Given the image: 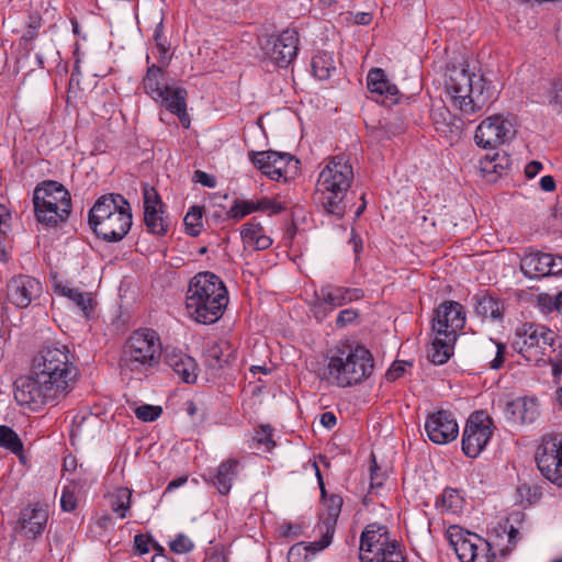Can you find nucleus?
<instances>
[{
	"label": "nucleus",
	"instance_id": "nucleus-38",
	"mask_svg": "<svg viewBox=\"0 0 562 562\" xmlns=\"http://www.w3.org/2000/svg\"><path fill=\"white\" fill-rule=\"evenodd\" d=\"M312 69L316 78L325 80L335 70L334 61L327 54H317L312 58Z\"/></svg>",
	"mask_w": 562,
	"mask_h": 562
},
{
	"label": "nucleus",
	"instance_id": "nucleus-45",
	"mask_svg": "<svg viewBox=\"0 0 562 562\" xmlns=\"http://www.w3.org/2000/svg\"><path fill=\"white\" fill-rule=\"evenodd\" d=\"M144 212L162 210L164 204L154 187L145 184L143 187Z\"/></svg>",
	"mask_w": 562,
	"mask_h": 562
},
{
	"label": "nucleus",
	"instance_id": "nucleus-3",
	"mask_svg": "<svg viewBox=\"0 0 562 562\" xmlns=\"http://www.w3.org/2000/svg\"><path fill=\"white\" fill-rule=\"evenodd\" d=\"M445 91L451 106L464 115L477 113L496 99V90L491 81L462 66L448 68Z\"/></svg>",
	"mask_w": 562,
	"mask_h": 562
},
{
	"label": "nucleus",
	"instance_id": "nucleus-19",
	"mask_svg": "<svg viewBox=\"0 0 562 562\" xmlns=\"http://www.w3.org/2000/svg\"><path fill=\"white\" fill-rule=\"evenodd\" d=\"M42 292V283L30 276H15L7 283V299L19 308L27 307Z\"/></svg>",
	"mask_w": 562,
	"mask_h": 562
},
{
	"label": "nucleus",
	"instance_id": "nucleus-41",
	"mask_svg": "<svg viewBox=\"0 0 562 562\" xmlns=\"http://www.w3.org/2000/svg\"><path fill=\"white\" fill-rule=\"evenodd\" d=\"M462 499L454 488H445L440 499L437 502V506L448 513H457L461 508Z\"/></svg>",
	"mask_w": 562,
	"mask_h": 562
},
{
	"label": "nucleus",
	"instance_id": "nucleus-18",
	"mask_svg": "<svg viewBox=\"0 0 562 562\" xmlns=\"http://www.w3.org/2000/svg\"><path fill=\"white\" fill-rule=\"evenodd\" d=\"M520 270L529 279L562 273V257L540 251H529L520 260Z\"/></svg>",
	"mask_w": 562,
	"mask_h": 562
},
{
	"label": "nucleus",
	"instance_id": "nucleus-29",
	"mask_svg": "<svg viewBox=\"0 0 562 562\" xmlns=\"http://www.w3.org/2000/svg\"><path fill=\"white\" fill-rule=\"evenodd\" d=\"M239 472V461L236 459H228L222 462L212 479V484L222 495H227L231 492L234 481L237 479Z\"/></svg>",
	"mask_w": 562,
	"mask_h": 562
},
{
	"label": "nucleus",
	"instance_id": "nucleus-54",
	"mask_svg": "<svg viewBox=\"0 0 562 562\" xmlns=\"http://www.w3.org/2000/svg\"><path fill=\"white\" fill-rule=\"evenodd\" d=\"M551 104L558 113H562V79L554 83Z\"/></svg>",
	"mask_w": 562,
	"mask_h": 562
},
{
	"label": "nucleus",
	"instance_id": "nucleus-24",
	"mask_svg": "<svg viewBox=\"0 0 562 562\" xmlns=\"http://www.w3.org/2000/svg\"><path fill=\"white\" fill-rule=\"evenodd\" d=\"M341 506L342 498L337 494L330 495L326 501V513L321 515L319 522L317 524V530L322 535L319 543L321 546L318 549H325L330 544L335 533L337 519L341 512Z\"/></svg>",
	"mask_w": 562,
	"mask_h": 562
},
{
	"label": "nucleus",
	"instance_id": "nucleus-4",
	"mask_svg": "<svg viewBox=\"0 0 562 562\" xmlns=\"http://www.w3.org/2000/svg\"><path fill=\"white\" fill-rule=\"evenodd\" d=\"M228 304V292L224 282L214 273L195 274L186 295V308L196 323L211 325L224 314Z\"/></svg>",
	"mask_w": 562,
	"mask_h": 562
},
{
	"label": "nucleus",
	"instance_id": "nucleus-20",
	"mask_svg": "<svg viewBox=\"0 0 562 562\" xmlns=\"http://www.w3.org/2000/svg\"><path fill=\"white\" fill-rule=\"evenodd\" d=\"M425 430L430 441L437 445H446L453 441L459 427L452 413L448 411H438L428 416Z\"/></svg>",
	"mask_w": 562,
	"mask_h": 562
},
{
	"label": "nucleus",
	"instance_id": "nucleus-61",
	"mask_svg": "<svg viewBox=\"0 0 562 562\" xmlns=\"http://www.w3.org/2000/svg\"><path fill=\"white\" fill-rule=\"evenodd\" d=\"M541 169H542V164L533 160L526 166L525 173L528 178L531 179V178L536 177L540 172Z\"/></svg>",
	"mask_w": 562,
	"mask_h": 562
},
{
	"label": "nucleus",
	"instance_id": "nucleus-31",
	"mask_svg": "<svg viewBox=\"0 0 562 562\" xmlns=\"http://www.w3.org/2000/svg\"><path fill=\"white\" fill-rule=\"evenodd\" d=\"M457 338L449 335L435 334L431 346L428 348V359L435 364L446 363L452 356Z\"/></svg>",
	"mask_w": 562,
	"mask_h": 562
},
{
	"label": "nucleus",
	"instance_id": "nucleus-22",
	"mask_svg": "<svg viewBox=\"0 0 562 562\" xmlns=\"http://www.w3.org/2000/svg\"><path fill=\"white\" fill-rule=\"evenodd\" d=\"M48 520L47 505L36 503L21 510L19 525L29 539H35L42 535Z\"/></svg>",
	"mask_w": 562,
	"mask_h": 562
},
{
	"label": "nucleus",
	"instance_id": "nucleus-48",
	"mask_svg": "<svg viewBox=\"0 0 562 562\" xmlns=\"http://www.w3.org/2000/svg\"><path fill=\"white\" fill-rule=\"evenodd\" d=\"M170 549L175 553H187L193 549V542L187 536L180 533L170 542Z\"/></svg>",
	"mask_w": 562,
	"mask_h": 562
},
{
	"label": "nucleus",
	"instance_id": "nucleus-15",
	"mask_svg": "<svg viewBox=\"0 0 562 562\" xmlns=\"http://www.w3.org/2000/svg\"><path fill=\"white\" fill-rule=\"evenodd\" d=\"M297 44V32L295 30H285L278 36L268 37L262 49L271 61L284 68L295 58Z\"/></svg>",
	"mask_w": 562,
	"mask_h": 562
},
{
	"label": "nucleus",
	"instance_id": "nucleus-7",
	"mask_svg": "<svg viewBox=\"0 0 562 562\" xmlns=\"http://www.w3.org/2000/svg\"><path fill=\"white\" fill-rule=\"evenodd\" d=\"M161 351L160 338L155 330L137 329L128 337L122 350L121 371L146 376L159 364Z\"/></svg>",
	"mask_w": 562,
	"mask_h": 562
},
{
	"label": "nucleus",
	"instance_id": "nucleus-2",
	"mask_svg": "<svg viewBox=\"0 0 562 562\" xmlns=\"http://www.w3.org/2000/svg\"><path fill=\"white\" fill-rule=\"evenodd\" d=\"M374 370V360L363 346L340 344L328 350L325 364L315 370L321 381L336 387H352L367 380Z\"/></svg>",
	"mask_w": 562,
	"mask_h": 562
},
{
	"label": "nucleus",
	"instance_id": "nucleus-57",
	"mask_svg": "<svg viewBox=\"0 0 562 562\" xmlns=\"http://www.w3.org/2000/svg\"><path fill=\"white\" fill-rule=\"evenodd\" d=\"M207 361L210 366L222 367L224 360H222V349L220 346L214 345L207 350Z\"/></svg>",
	"mask_w": 562,
	"mask_h": 562
},
{
	"label": "nucleus",
	"instance_id": "nucleus-39",
	"mask_svg": "<svg viewBox=\"0 0 562 562\" xmlns=\"http://www.w3.org/2000/svg\"><path fill=\"white\" fill-rule=\"evenodd\" d=\"M202 216V206L194 205L190 209V211L186 214L183 218V225L187 234L195 237L201 233V229L203 227Z\"/></svg>",
	"mask_w": 562,
	"mask_h": 562
},
{
	"label": "nucleus",
	"instance_id": "nucleus-13",
	"mask_svg": "<svg viewBox=\"0 0 562 562\" xmlns=\"http://www.w3.org/2000/svg\"><path fill=\"white\" fill-rule=\"evenodd\" d=\"M491 425L492 420L484 412L470 416L462 436V450L468 457L475 458L485 448L492 436Z\"/></svg>",
	"mask_w": 562,
	"mask_h": 562
},
{
	"label": "nucleus",
	"instance_id": "nucleus-17",
	"mask_svg": "<svg viewBox=\"0 0 562 562\" xmlns=\"http://www.w3.org/2000/svg\"><path fill=\"white\" fill-rule=\"evenodd\" d=\"M465 323L463 306L456 301H445L436 310L431 329L438 335H449L457 338V331L462 329Z\"/></svg>",
	"mask_w": 562,
	"mask_h": 562
},
{
	"label": "nucleus",
	"instance_id": "nucleus-63",
	"mask_svg": "<svg viewBox=\"0 0 562 562\" xmlns=\"http://www.w3.org/2000/svg\"><path fill=\"white\" fill-rule=\"evenodd\" d=\"M372 137L378 142H382L384 139H389L391 136L386 127L382 126L372 131Z\"/></svg>",
	"mask_w": 562,
	"mask_h": 562
},
{
	"label": "nucleus",
	"instance_id": "nucleus-40",
	"mask_svg": "<svg viewBox=\"0 0 562 562\" xmlns=\"http://www.w3.org/2000/svg\"><path fill=\"white\" fill-rule=\"evenodd\" d=\"M154 40H155L156 48L158 52V56H157V59L159 63L158 66L166 68L170 63L171 55L169 54V44L162 35V23L161 22L155 29Z\"/></svg>",
	"mask_w": 562,
	"mask_h": 562
},
{
	"label": "nucleus",
	"instance_id": "nucleus-46",
	"mask_svg": "<svg viewBox=\"0 0 562 562\" xmlns=\"http://www.w3.org/2000/svg\"><path fill=\"white\" fill-rule=\"evenodd\" d=\"M162 413V408L156 405L144 404L134 408L135 416L143 422H154Z\"/></svg>",
	"mask_w": 562,
	"mask_h": 562
},
{
	"label": "nucleus",
	"instance_id": "nucleus-8",
	"mask_svg": "<svg viewBox=\"0 0 562 562\" xmlns=\"http://www.w3.org/2000/svg\"><path fill=\"white\" fill-rule=\"evenodd\" d=\"M33 204L40 223L56 226L68 218L71 211V196L63 184L45 181L35 188Z\"/></svg>",
	"mask_w": 562,
	"mask_h": 562
},
{
	"label": "nucleus",
	"instance_id": "nucleus-62",
	"mask_svg": "<svg viewBox=\"0 0 562 562\" xmlns=\"http://www.w3.org/2000/svg\"><path fill=\"white\" fill-rule=\"evenodd\" d=\"M540 188L546 192H552L555 190V181L551 176H543L540 179Z\"/></svg>",
	"mask_w": 562,
	"mask_h": 562
},
{
	"label": "nucleus",
	"instance_id": "nucleus-58",
	"mask_svg": "<svg viewBox=\"0 0 562 562\" xmlns=\"http://www.w3.org/2000/svg\"><path fill=\"white\" fill-rule=\"evenodd\" d=\"M194 181L201 183L206 188H214L216 186V179L202 170H196L193 176Z\"/></svg>",
	"mask_w": 562,
	"mask_h": 562
},
{
	"label": "nucleus",
	"instance_id": "nucleus-6",
	"mask_svg": "<svg viewBox=\"0 0 562 562\" xmlns=\"http://www.w3.org/2000/svg\"><path fill=\"white\" fill-rule=\"evenodd\" d=\"M93 233L110 243L122 240L132 227L128 201L121 194H105L97 200L89 212Z\"/></svg>",
	"mask_w": 562,
	"mask_h": 562
},
{
	"label": "nucleus",
	"instance_id": "nucleus-12",
	"mask_svg": "<svg viewBox=\"0 0 562 562\" xmlns=\"http://www.w3.org/2000/svg\"><path fill=\"white\" fill-rule=\"evenodd\" d=\"M249 157L262 175L274 181H279L281 178L288 180L296 171L299 165V160L289 153L250 151Z\"/></svg>",
	"mask_w": 562,
	"mask_h": 562
},
{
	"label": "nucleus",
	"instance_id": "nucleus-33",
	"mask_svg": "<svg viewBox=\"0 0 562 562\" xmlns=\"http://www.w3.org/2000/svg\"><path fill=\"white\" fill-rule=\"evenodd\" d=\"M56 291L72 301L76 306L82 312L85 317H89L93 310V300L88 292H81L78 289L71 288L67 284H56Z\"/></svg>",
	"mask_w": 562,
	"mask_h": 562
},
{
	"label": "nucleus",
	"instance_id": "nucleus-60",
	"mask_svg": "<svg viewBox=\"0 0 562 562\" xmlns=\"http://www.w3.org/2000/svg\"><path fill=\"white\" fill-rule=\"evenodd\" d=\"M321 424L330 429L337 424V417L331 412H325L321 415Z\"/></svg>",
	"mask_w": 562,
	"mask_h": 562
},
{
	"label": "nucleus",
	"instance_id": "nucleus-16",
	"mask_svg": "<svg viewBox=\"0 0 562 562\" xmlns=\"http://www.w3.org/2000/svg\"><path fill=\"white\" fill-rule=\"evenodd\" d=\"M540 473L550 482L562 468V439L557 436H544L535 456Z\"/></svg>",
	"mask_w": 562,
	"mask_h": 562
},
{
	"label": "nucleus",
	"instance_id": "nucleus-30",
	"mask_svg": "<svg viewBox=\"0 0 562 562\" xmlns=\"http://www.w3.org/2000/svg\"><path fill=\"white\" fill-rule=\"evenodd\" d=\"M474 311L482 319H501L504 314L503 303L486 292L473 296Z\"/></svg>",
	"mask_w": 562,
	"mask_h": 562
},
{
	"label": "nucleus",
	"instance_id": "nucleus-64",
	"mask_svg": "<svg viewBox=\"0 0 562 562\" xmlns=\"http://www.w3.org/2000/svg\"><path fill=\"white\" fill-rule=\"evenodd\" d=\"M155 549L158 551L151 559V562H175L170 560L165 553L164 548L159 544H155Z\"/></svg>",
	"mask_w": 562,
	"mask_h": 562
},
{
	"label": "nucleus",
	"instance_id": "nucleus-28",
	"mask_svg": "<svg viewBox=\"0 0 562 562\" xmlns=\"http://www.w3.org/2000/svg\"><path fill=\"white\" fill-rule=\"evenodd\" d=\"M240 236L245 246L252 247L255 250H265L272 245V239L256 217L243 225Z\"/></svg>",
	"mask_w": 562,
	"mask_h": 562
},
{
	"label": "nucleus",
	"instance_id": "nucleus-1",
	"mask_svg": "<svg viewBox=\"0 0 562 562\" xmlns=\"http://www.w3.org/2000/svg\"><path fill=\"white\" fill-rule=\"evenodd\" d=\"M78 376L75 357L67 346H45L33 359L32 374L15 380L14 398L20 406L37 412L65 398Z\"/></svg>",
	"mask_w": 562,
	"mask_h": 562
},
{
	"label": "nucleus",
	"instance_id": "nucleus-21",
	"mask_svg": "<svg viewBox=\"0 0 562 562\" xmlns=\"http://www.w3.org/2000/svg\"><path fill=\"white\" fill-rule=\"evenodd\" d=\"M503 413L505 419L512 425L533 424L540 415L537 401L530 397H517L507 402Z\"/></svg>",
	"mask_w": 562,
	"mask_h": 562
},
{
	"label": "nucleus",
	"instance_id": "nucleus-14",
	"mask_svg": "<svg viewBox=\"0 0 562 562\" xmlns=\"http://www.w3.org/2000/svg\"><path fill=\"white\" fill-rule=\"evenodd\" d=\"M513 123L503 115L496 114L483 120L476 127L474 140L482 148H495L514 136Z\"/></svg>",
	"mask_w": 562,
	"mask_h": 562
},
{
	"label": "nucleus",
	"instance_id": "nucleus-43",
	"mask_svg": "<svg viewBox=\"0 0 562 562\" xmlns=\"http://www.w3.org/2000/svg\"><path fill=\"white\" fill-rule=\"evenodd\" d=\"M9 220L10 213L4 206L0 205V260L2 261H7L9 257L5 251V241L10 231Z\"/></svg>",
	"mask_w": 562,
	"mask_h": 562
},
{
	"label": "nucleus",
	"instance_id": "nucleus-11",
	"mask_svg": "<svg viewBox=\"0 0 562 562\" xmlns=\"http://www.w3.org/2000/svg\"><path fill=\"white\" fill-rule=\"evenodd\" d=\"M447 538L461 562H493L490 555H477V543L484 547H502L503 536L497 535L492 542H484L482 538L463 530L459 526H450Z\"/></svg>",
	"mask_w": 562,
	"mask_h": 562
},
{
	"label": "nucleus",
	"instance_id": "nucleus-49",
	"mask_svg": "<svg viewBox=\"0 0 562 562\" xmlns=\"http://www.w3.org/2000/svg\"><path fill=\"white\" fill-rule=\"evenodd\" d=\"M359 314L353 308H346L339 312L336 318V326L338 328H342L351 323H353L358 318Z\"/></svg>",
	"mask_w": 562,
	"mask_h": 562
},
{
	"label": "nucleus",
	"instance_id": "nucleus-34",
	"mask_svg": "<svg viewBox=\"0 0 562 562\" xmlns=\"http://www.w3.org/2000/svg\"><path fill=\"white\" fill-rule=\"evenodd\" d=\"M506 346L490 339L482 346L481 358L488 368L498 370L504 363Z\"/></svg>",
	"mask_w": 562,
	"mask_h": 562
},
{
	"label": "nucleus",
	"instance_id": "nucleus-51",
	"mask_svg": "<svg viewBox=\"0 0 562 562\" xmlns=\"http://www.w3.org/2000/svg\"><path fill=\"white\" fill-rule=\"evenodd\" d=\"M503 532L506 533L507 544L499 548V550L503 555H506L516 547L518 530L514 526H510L508 531L504 528Z\"/></svg>",
	"mask_w": 562,
	"mask_h": 562
},
{
	"label": "nucleus",
	"instance_id": "nucleus-53",
	"mask_svg": "<svg viewBox=\"0 0 562 562\" xmlns=\"http://www.w3.org/2000/svg\"><path fill=\"white\" fill-rule=\"evenodd\" d=\"M538 306L542 310V312H552L555 311V296H552L548 293H541L537 296Z\"/></svg>",
	"mask_w": 562,
	"mask_h": 562
},
{
	"label": "nucleus",
	"instance_id": "nucleus-42",
	"mask_svg": "<svg viewBox=\"0 0 562 562\" xmlns=\"http://www.w3.org/2000/svg\"><path fill=\"white\" fill-rule=\"evenodd\" d=\"M0 446L13 453H19L23 449L22 441L16 432L4 425L0 426Z\"/></svg>",
	"mask_w": 562,
	"mask_h": 562
},
{
	"label": "nucleus",
	"instance_id": "nucleus-27",
	"mask_svg": "<svg viewBox=\"0 0 562 562\" xmlns=\"http://www.w3.org/2000/svg\"><path fill=\"white\" fill-rule=\"evenodd\" d=\"M367 87L371 93L382 97V102L395 103L397 101L398 89L386 78L383 69L373 68L368 72Z\"/></svg>",
	"mask_w": 562,
	"mask_h": 562
},
{
	"label": "nucleus",
	"instance_id": "nucleus-10",
	"mask_svg": "<svg viewBox=\"0 0 562 562\" xmlns=\"http://www.w3.org/2000/svg\"><path fill=\"white\" fill-rule=\"evenodd\" d=\"M514 348L527 360H538L539 355H546L547 348H552L557 334L544 326L527 323L516 329Z\"/></svg>",
	"mask_w": 562,
	"mask_h": 562
},
{
	"label": "nucleus",
	"instance_id": "nucleus-55",
	"mask_svg": "<svg viewBox=\"0 0 562 562\" xmlns=\"http://www.w3.org/2000/svg\"><path fill=\"white\" fill-rule=\"evenodd\" d=\"M409 364L406 361H396L386 372V379L389 381H395L401 378L405 372V367Z\"/></svg>",
	"mask_w": 562,
	"mask_h": 562
},
{
	"label": "nucleus",
	"instance_id": "nucleus-5",
	"mask_svg": "<svg viewBox=\"0 0 562 562\" xmlns=\"http://www.w3.org/2000/svg\"><path fill=\"white\" fill-rule=\"evenodd\" d=\"M353 178V169L347 157L337 155L329 158L318 175L315 201L327 214L342 218L346 213L345 199Z\"/></svg>",
	"mask_w": 562,
	"mask_h": 562
},
{
	"label": "nucleus",
	"instance_id": "nucleus-37",
	"mask_svg": "<svg viewBox=\"0 0 562 562\" xmlns=\"http://www.w3.org/2000/svg\"><path fill=\"white\" fill-rule=\"evenodd\" d=\"M132 491L127 487H120L111 498V507L120 518H125L131 507Z\"/></svg>",
	"mask_w": 562,
	"mask_h": 562
},
{
	"label": "nucleus",
	"instance_id": "nucleus-47",
	"mask_svg": "<svg viewBox=\"0 0 562 562\" xmlns=\"http://www.w3.org/2000/svg\"><path fill=\"white\" fill-rule=\"evenodd\" d=\"M258 211L267 212L269 215H276L286 210V204L278 199L262 198L257 201Z\"/></svg>",
	"mask_w": 562,
	"mask_h": 562
},
{
	"label": "nucleus",
	"instance_id": "nucleus-26",
	"mask_svg": "<svg viewBox=\"0 0 562 562\" xmlns=\"http://www.w3.org/2000/svg\"><path fill=\"white\" fill-rule=\"evenodd\" d=\"M187 90L184 88H172L168 85L164 87L162 97L157 102H161L168 111L177 115L183 127L190 126V119L187 113Z\"/></svg>",
	"mask_w": 562,
	"mask_h": 562
},
{
	"label": "nucleus",
	"instance_id": "nucleus-9",
	"mask_svg": "<svg viewBox=\"0 0 562 562\" xmlns=\"http://www.w3.org/2000/svg\"><path fill=\"white\" fill-rule=\"evenodd\" d=\"M360 562H385L389 559H398L400 543L392 539L389 528L372 522L366 526L360 536Z\"/></svg>",
	"mask_w": 562,
	"mask_h": 562
},
{
	"label": "nucleus",
	"instance_id": "nucleus-56",
	"mask_svg": "<svg viewBox=\"0 0 562 562\" xmlns=\"http://www.w3.org/2000/svg\"><path fill=\"white\" fill-rule=\"evenodd\" d=\"M151 541V538L149 536L138 533L134 537V547L135 550L139 554H145L149 552V543Z\"/></svg>",
	"mask_w": 562,
	"mask_h": 562
},
{
	"label": "nucleus",
	"instance_id": "nucleus-44",
	"mask_svg": "<svg viewBox=\"0 0 562 562\" xmlns=\"http://www.w3.org/2000/svg\"><path fill=\"white\" fill-rule=\"evenodd\" d=\"M257 211V201H235L234 204L228 210L227 214L231 218L238 221L245 217L246 215Z\"/></svg>",
	"mask_w": 562,
	"mask_h": 562
},
{
	"label": "nucleus",
	"instance_id": "nucleus-59",
	"mask_svg": "<svg viewBox=\"0 0 562 562\" xmlns=\"http://www.w3.org/2000/svg\"><path fill=\"white\" fill-rule=\"evenodd\" d=\"M553 351V356H549V361L552 364V374L554 378H558L562 374V349L558 352Z\"/></svg>",
	"mask_w": 562,
	"mask_h": 562
},
{
	"label": "nucleus",
	"instance_id": "nucleus-32",
	"mask_svg": "<svg viewBox=\"0 0 562 562\" xmlns=\"http://www.w3.org/2000/svg\"><path fill=\"white\" fill-rule=\"evenodd\" d=\"M164 67L156 64L149 65L143 79L144 91L155 101H158L164 93Z\"/></svg>",
	"mask_w": 562,
	"mask_h": 562
},
{
	"label": "nucleus",
	"instance_id": "nucleus-35",
	"mask_svg": "<svg viewBox=\"0 0 562 562\" xmlns=\"http://www.w3.org/2000/svg\"><path fill=\"white\" fill-rule=\"evenodd\" d=\"M144 222L147 231L156 236H164L168 232L169 222L164 216V210L144 212Z\"/></svg>",
	"mask_w": 562,
	"mask_h": 562
},
{
	"label": "nucleus",
	"instance_id": "nucleus-25",
	"mask_svg": "<svg viewBox=\"0 0 562 562\" xmlns=\"http://www.w3.org/2000/svg\"><path fill=\"white\" fill-rule=\"evenodd\" d=\"M165 362L183 382L194 383L196 381L195 360L181 350L166 349Z\"/></svg>",
	"mask_w": 562,
	"mask_h": 562
},
{
	"label": "nucleus",
	"instance_id": "nucleus-23",
	"mask_svg": "<svg viewBox=\"0 0 562 562\" xmlns=\"http://www.w3.org/2000/svg\"><path fill=\"white\" fill-rule=\"evenodd\" d=\"M364 296V292L359 288H346L334 284L323 285L316 297L325 305L330 306L331 310L341 307L348 303L359 301Z\"/></svg>",
	"mask_w": 562,
	"mask_h": 562
},
{
	"label": "nucleus",
	"instance_id": "nucleus-50",
	"mask_svg": "<svg viewBox=\"0 0 562 562\" xmlns=\"http://www.w3.org/2000/svg\"><path fill=\"white\" fill-rule=\"evenodd\" d=\"M431 116L434 124L436 125V130L446 132L445 127L448 126L447 119L450 116L449 111L446 108H440L437 111H434Z\"/></svg>",
	"mask_w": 562,
	"mask_h": 562
},
{
	"label": "nucleus",
	"instance_id": "nucleus-52",
	"mask_svg": "<svg viewBox=\"0 0 562 562\" xmlns=\"http://www.w3.org/2000/svg\"><path fill=\"white\" fill-rule=\"evenodd\" d=\"M60 506H61L63 510H65V512H71L76 508L77 498H76L74 492H71L68 488H64L61 497H60Z\"/></svg>",
	"mask_w": 562,
	"mask_h": 562
},
{
	"label": "nucleus",
	"instance_id": "nucleus-36",
	"mask_svg": "<svg viewBox=\"0 0 562 562\" xmlns=\"http://www.w3.org/2000/svg\"><path fill=\"white\" fill-rule=\"evenodd\" d=\"M321 539L318 541L310 542L308 544L304 542H299L293 544L288 552V561L289 562H308L310 558L323 549H318L321 546Z\"/></svg>",
	"mask_w": 562,
	"mask_h": 562
}]
</instances>
